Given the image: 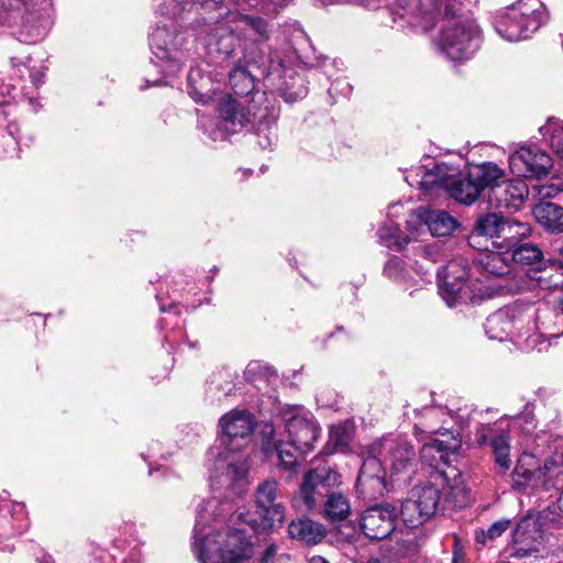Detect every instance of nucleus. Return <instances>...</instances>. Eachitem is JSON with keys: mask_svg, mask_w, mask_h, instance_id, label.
<instances>
[{"mask_svg": "<svg viewBox=\"0 0 563 563\" xmlns=\"http://www.w3.org/2000/svg\"><path fill=\"white\" fill-rule=\"evenodd\" d=\"M257 519L244 506L211 497L197 508L194 549L200 563H236L253 555Z\"/></svg>", "mask_w": 563, "mask_h": 563, "instance_id": "f257e3e1", "label": "nucleus"}, {"mask_svg": "<svg viewBox=\"0 0 563 563\" xmlns=\"http://www.w3.org/2000/svg\"><path fill=\"white\" fill-rule=\"evenodd\" d=\"M218 112L219 122H200V126L212 141L224 140L251 124L261 148L268 150L276 144L280 109L272 93L256 91L245 104L232 97L222 98L218 103Z\"/></svg>", "mask_w": 563, "mask_h": 563, "instance_id": "f03ea898", "label": "nucleus"}, {"mask_svg": "<svg viewBox=\"0 0 563 563\" xmlns=\"http://www.w3.org/2000/svg\"><path fill=\"white\" fill-rule=\"evenodd\" d=\"M219 424L223 449L217 453L210 479L212 486L230 489L234 495L241 496L246 485L247 470L242 455L236 452L250 442L256 420L247 410L233 409L220 418Z\"/></svg>", "mask_w": 563, "mask_h": 563, "instance_id": "7ed1b4c3", "label": "nucleus"}, {"mask_svg": "<svg viewBox=\"0 0 563 563\" xmlns=\"http://www.w3.org/2000/svg\"><path fill=\"white\" fill-rule=\"evenodd\" d=\"M290 46L294 58L282 57L279 53L269 55L266 67H261L266 85L275 89L285 102L291 103L307 96L308 89L305 80L295 70V62L309 64L310 56L314 55L310 38L302 30H295Z\"/></svg>", "mask_w": 563, "mask_h": 563, "instance_id": "20e7f679", "label": "nucleus"}, {"mask_svg": "<svg viewBox=\"0 0 563 563\" xmlns=\"http://www.w3.org/2000/svg\"><path fill=\"white\" fill-rule=\"evenodd\" d=\"M52 0H0V23L14 29L20 42L35 44L51 27Z\"/></svg>", "mask_w": 563, "mask_h": 563, "instance_id": "39448f33", "label": "nucleus"}, {"mask_svg": "<svg viewBox=\"0 0 563 563\" xmlns=\"http://www.w3.org/2000/svg\"><path fill=\"white\" fill-rule=\"evenodd\" d=\"M441 14L443 24L437 37V44L442 54L451 60L471 58L481 45V31L477 23L467 15L451 12L449 4Z\"/></svg>", "mask_w": 563, "mask_h": 563, "instance_id": "423d86ee", "label": "nucleus"}, {"mask_svg": "<svg viewBox=\"0 0 563 563\" xmlns=\"http://www.w3.org/2000/svg\"><path fill=\"white\" fill-rule=\"evenodd\" d=\"M227 2L238 3L235 0H217V7H211V12L201 16L206 27L201 33L206 32L202 41L207 54L221 60L235 57L238 43L243 46Z\"/></svg>", "mask_w": 563, "mask_h": 563, "instance_id": "0eeeda50", "label": "nucleus"}, {"mask_svg": "<svg viewBox=\"0 0 563 563\" xmlns=\"http://www.w3.org/2000/svg\"><path fill=\"white\" fill-rule=\"evenodd\" d=\"M538 4V0H519L498 11L494 18L495 31L508 42L528 38L539 27Z\"/></svg>", "mask_w": 563, "mask_h": 563, "instance_id": "6e6552de", "label": "nucleus"}, {"mask_svg": "<svg viewBox=\"0 0 563 563\" xmlns=\"http://www.w3.org/2000/svg\"><path fill=\"white\" fill-rule=\"evenodd\" d=\"M235 27L234 30L243 41V56L241 59L245 64L255 65L256 67H266L269 55L276 52L265 54L260 47L266 43L272 36V29L268 22L255 15L233 13Z\"/></svg>", "mask_w": 563, "mask_h": 563, "instance_id": "1a4fd4ad", "label": "nucleus"}, {"mask_svg": "<svg viewBox=\"0 0 563 563\" xmlns=\"http://www.w3.org/2000/svg\"><path fill=\"white\" fill-rule=\"evenodd\" d=\"M184 36L176 34L174 23L157 25L150 35V47L155 59L153 64L165 76L178 74L183 66Z\"/></svg>", "mask_w": 563, "mask_h": 563, "instance_id": "9d476101", "label": "nucleus"}, {"mask_svg": "<svg viewBox=\"0 0 563 563\" xmlns=\"http://www.w3.org/2000/svg\"><path fill=\"white\" fill-rule=\"evenodd\" d=\"M421 186L426 189L443 188L451 198L466 206L474 203L481 196L468 174L461 177L456 168L446 164H438L427 172L421 179Z\"/></svg>", "mask_w": 563, "mask_h": 563, "instance_id": "9b49d317", "label": "nucleus"}, {"mask_svg": "<svg viewBox=\"0 0 563 563\" xmlns=\"http://www.w3.org/2000/svg\"><path fill=\"white\" fill-rule=\"evenodd\" d=\"M279 417L288 433L289 441L297 444L300 452H310L320 434V427L313 415L299 405H285Z\"/></svg>", "mask_w": 563, "mask_h": 563, "instance_id": "f8f14e48", "label": "nucleus"}, {"mask_svg": "<svg viewBox=\"0 0 563 563\" xmlns=\"http://www.w3.org/2000/svg\"><path fill=\"white\" fill-rule=\"evenodd\" d=\"M437 275L439 294L449 307L472 299L468 287L470 268L465 261H451L446 266H442Z\"/></svg>", "mask_w": 563, "mask_h": 563, "instance_id": "ddd939ff", "label": "nucleus"}, {"mask_svg": "<svg viewBox=\"0 0 563 563\" xmlns=\"http://www.w3.org/2000/svg\"><path fill=\"white\" fill-rule=\"evenodd\" d=\"M255 504L264 528L273 529L284 522L286 509L277 481L266 479L257 486Z\"/></svg>", "mask_w": 563, "mask_h": 563, "instance_id": "4468645a", "label": "nucleus"}, {"mask_svg": "<svg viewBox=\"0 0 563 563\" xmlns=\"http://www.w3.org/2000/svg\"><path fill=\"white\" fill-rule=\"evenodd\" d=\"M340 483V475L329 465L309 470L302 478L299 488L300 497L308 509H312L319 498L328 494L331 487Z\"/></svg>", "mask_w": 563, "mask_h": 563, "instance_id": "2eb2a0df", "label": "nucleus"}, {"mask_svg": "<svg viewBox=\"0 0 563 563\" xmlns=\"http://www.w3.org/2000/svg\"><path fill=\"white\" fill-rule=\"evenodd\" d=\"M550 155L538 147H520L509 156V166L514 173L528 178H542L552 168Z\"/></svg>", "mask_w": 563, "mask_h": 563, "instance_id": "dca6fc26", "label": "nucleus"}, {"mask_svg": "<svg viewBox=\"0 0 563 563\" xmlns=\"http://www.w3.org/2000/svg\"><path fill=\"white\" fill-rule=\"evenodd\" d=\"M397 517L398 510L390 504L372 506L362 515V531L371 540H383L394 531Z\"/></svg>", "mask_w": 563, "mask_h": 563, "instance_id": "f3484780", "label": "nucleus"}, {"mask_svg": "<svg viewBox=\"0 0 563 563\" xmlns=\"http://www.w3.org/2000/svg\"><path fill=\"white\" fill-rule=\"evenodd\" d=\"M428 430L420 428L418 424L415 426V434L420 441L423 442L420 456L422 463L439 468L441 464H446L449 455L455 453L460 448V442L456 439H452L450 442H444L439 439L431 438L430 441H426L424 434H443L442 429H434L431 426H427Z\"/></svg>", "mask_w": 563, "mask_h": 563, "instance_id": "a211bd4d", "label": "nucleus"}, {"mask_svg": "<svg viewBox=\"0 0 563 563\" xmlns=\"http://www.w3.org/2000/svg\"><path fill=\"white\" fill-rule=\"evenodd\" d=\"M356 488L361 496L375 499L383 495L385 483V470L376 456H367L358 472Z\"/></svg>", "mask_w": 563, "mask_h": 563, "instance_id": "6ab92c4d", "label": "nucleus"}, {"mask_svg": "<svg viewBox=\"0 0 563 563\" xmlns=\"http://www.w3.org/2000/svg\"><path fill=\"white\" fill-rule=\"evenodd\" d=\"M379 454L389 459L390 468L394 474H400L410 471L416 461L413 446L401 439H384L380 443Z\"/></svg>", "mask_w": 563, "mask_h": 563, "instance_id": "aec40b11", "label": "nucleus"}, {"mask_svg": "<svg viewBox=\"0 0 563 563\" xmlns=\"http://www.w3.org/2000/svg\"><path fill=\"white\" fill-rule=\"evenodd\" d=\"M221 88V79L201 66L191 67L188 73V93L196 102L208 103Z\"/></svg>", "mask_w": 563, "mask_h": 563, "instance_id": "412c9836", "label": "nucleus"}, {"mask_svg": "<svg viewBox=\"0 0 563 563\" xmlns=\"http://www.w3.org/2000/svg\"><path fill=\"white\" fill-rule=\"evenodd\" d=\"M497 251H492L488 246L479 252L473 260L477 269L489 276H505L511 271L509 251L495 246Z\"/></svg>", "mask_w": 563, "mask_h": 563, "instance_id": "4be33fe9", "label": "nucleus"}, {"mask_svg": "<svg viewBox=\"0 0 563 563\" xmlns=\"http://www.w3.org/2000/svg\"><path fill=\"white\" fill-rule=\"evenodd\" d=\"M287 532L290 539L308 547L320 543L327 536L325 527L308 517L291 520Z\"/></svg>", "mask_w": 563, "mask_h": 563, "instance_id": "5701e85b", "label": "nucleus"}, {"mask_svg": "<svg viewBox=\"0 0 563 563\" xmlns=\"http://www.w3.org/2000/svg\"><path fill=\"white\" fill-rule=\"evenodd\" d=\"M417 218L433 236H448L459 228L457 220L445 210L421 207L417 210Z\"/></svg>", "mask_w": 563, "mask_h": 563, "instance_id": "b1692460", "label": "nucleus"}, {"mask_svg": "<svg viewBox=\"0 0 563 563\" xmlns=\"http://www.w3.org/2000/svg\"><path fill=\"white\" fill-rule=\"evenodd\" d=\"M529 190L522 179H511L500 181L497 188H494V197L498 208L517 209L528 197Z\"/></svg>", "mask_w": 563, "mask_h": 563, "instance_id": "393cba45", "label": "nucleus"}, {"mask_svg": "<svg viewBox=\"0 0 563 563\" xmlns=\"http://www.w3.org/2000/svg\"><path fill=\"white\" fill-rule=\"evenodd\" d=\"M467 173L481 194L484 189L489 188L490 197H494V188L499 186L505 175L504 169L492 162L472 165Z\"/></svg>", "mask_w": 563, "mask_h": 563, "instance_id": "a878e982", "label": "nucleus"}, {"mask_svg": "<svg viewBox=\"0 0 563 563\" xmlns=\"http://www.w3.org/2000/svg\"><path fill=\"white\" fill-rule=\"evenodd\" d=\"M504 217L494 212L479 216L468 235V245L478 249L481 238L498 241Z\"/></svg>", "mask_w": 563, "mask_h": 563, "instance_id": "bb28decb", "label": "nucleus"}, {"mask_svg": "<svg viewBox=\"0 0 563 563\" xmlns=\"http://www.w3.org/2000/svg\"><path fill=\"white\" fill-rule=\"evenodd\" d=\"M477 441L481 445L489 443L498 473H506L510 470L512 462L509 456L510 439L507 432L503 431L490 439L487 434L481 433Z\"/></svg>", "mask_w": 563, "mask_h": 563, "instance_id": "cd10ccee", "label": "nucleus"}, {"mask_svg": "<svg viewBox=\"0 0 563 563\" xmlns=\"http://www.w3.org/2000/svg\"><path fill=\"white\" fill-rule=\"evenodd\" d=\"M530 232L531 228L527 222L504 218L498 241H490V243L493 246H499L510 252V250L519 244L521 239L528 236Z\"/></svg>", "mask_w": 563, "mask_h": 563, "instance_id": "c85d7f7f", "label": "nucleus"}, {"mask_svg": "<svg viewBox=\"0 0 563 563\" xmlns=\"http://www.w3.org/2000/svg\"><path fill=\"white\" fill-rule=\"evenodd\" d=\"M515 328L514 313L508 309H501L490 314L485 322V330L489 339L504 341Z\"/></svg>", "mask_w": 563, "mask_h": 563, "instance_id": "c756f323", "label": "nucleus"}, {"mask_svg": "<svg viewBox=\"0 0 563 563\" xmlns=\"http://www.w3.org/2000/svg\"><path fill=\"white\" fill-rule=\"evenodd\" d=\"M538 223L551 233L563 232V207L554 202H542L533 209Z\"/></svg>", "mask_w": 563, "mask_h": 563, "instance_id": "7c9ffc66", "label": "nucleus"}, {"mask_svg": "<svg viewBox=\"0 0 563 563\" xmlns=\"http://www.w3.org/2000/svg\"><path fill=\"white\" fill-rule=\"evenodd\" d=\"M272 453H276L277 455L278 470L288 472L290 476L298 472V456L306 454L303 452H300V450L297 448V444L291 441L274 442Z\"/></svg>", "mask_w": 563, "mask_h": 563, "instance_id": "2f4dec72", "label": "nucleus"}, {"mask_svg": "<svg viewBox=\"0 0 563 563\" xmlns=\"http://www.w3.org/2000/svg\"><path fill=\"white\" fill-rule=\"evenodd\" d=\"M410 496L430 519L438 509L441 493L434 485L429 484L413 488Z\"/></svg>", "mask_w": 563, "mask_h": 563, "instance_id": "473e14b6", "label": "nucleus"}, {"mask_svg": "<svg viewBox=\"0 0 563 563\" xmlns=\"http://www.w3.org/2000/svg\"><path fill=\"white\" fill-rule=\"evenodd\" d=\"M351 514V505L349 498L339 492L327 494L323 506V516L332 521H342Z\"/></svg>", "mask_w": 563, "mask_h": 563, "instance_id": "72a5a7b5", "label": "nucleus"}, {"mask_svg": "<svg viewBox=\"0 0 563 563\" xmlns=\"http://www.w3.org/2000/svg\"><path fill=\"white\" fill-rule=\"evenodd\" d=\"M229 82L236 96L247 97L254 93L255 81L253 75L242 65H235L229 73Z\"/></svg>", "mask_w": 563, "mask_h": 563, "instance_id": "f704fd0d", "label": "nucleus"}, {"mask_svg": "<svg viewBox=\"0 0 563 563\" xmlns=\"http://www.w3.org/2000/svg\"><path fill=\"white\" fill-rule=\"evenodd\" d=\"M544 475L541 468L531 470L525 465L523 460H519L512 472V488L522 489L527 486L539 487V479Z\"/></svg>", "mask_w": 563, "mask_h": 563, "instance_id": "c9c22d12", "label": "nucleus"}, {"mask_svg": "<svg viewBox=\"0 0 563 563\" xmlns=\"http://www.w3.org/2000/svg\"><path fill=\"white\" fill-rule=\"evenodd\" d=\"M510 262H516L521 265L537 264L542 260V251L532 243L517 244L509 252Z\"/></svg>", "mask_w": 563, "mask_h": 563, "instance_id": "e433bc0d", "label": "nucleus"}, {"mask_svg": "<svg viewBox=\"0 0 563 563\" xmlns=\"http://www.w3.org/2000/svg\"><path fill=\"white\" fill-rule=\"evenodd\" d=\"M398 515L401 516V519L406 527L410 529L418 528L422 523H424L428 517L424 515L423 510L417 505V501L413 500L411 496H409L401 505L400 511Z\"/></svg>", "mask_w": 563, "mask_h": 563, "instance_id": "4c0bfd02", "label": "nucleus"}, {"mask_svg": "<svg viewBox=\"0 0 563 563\" xmlns=\"http://www.w3.org/2000/svg\"><path fill=\"white\" fill-rule=\"evenodd\" d=\"M377 234L383 245L397 251L402 250L410 242L407 235L402 236L400 234V230L396 224L380 227Z\"/></svg>", "mask_w": 563, "mask_h": 563, "instance_id": "58836bf2", "label": "nucleus"}, {"mask_svg": "<svg viewBox=\"0 0 563 563\" xmlns=\"http://www.w3.org/2000/svg\"><path fill=\"white\" fill-rule=\"evenodd\" d=\"M540 132L544 137H549L551 147L563 156V121L551 118L540 128Z\"/></svg>", "mask_w": 563, "mask_h": 563, "instance_id": "ea45409f", "label": "nucleus"}, {"mask_svg": "<svg viewBox=\"0 0 563 563\" xmlns=\"http://www.w3.org/2000/svg\"><path fill=\"white\" fill-rule=\"evenodd\" d=\"M511 521L509 519H501L494 522L486 532L481 531V533L476 534V540L478 542L484 543L485 538L487 537L490 540H494L500 537L509 527Z\"/></svg>", "mask_w": 563, "mask_h": 563, "instance_id": "a19ab883", "label": "nucleus"}, {"mask_svg": "<svg viewBox=\"0 0 563 563\" xmlns=\"http://www.w3.org/2000/svg\"><path fill=\"white\" fill-rule=\"evenodd\" d=\"M418 254L422 260L429 261L433 264L441 262L444 257L442 247L440 246L439 243L419 246Z\"/></svg>", "mask_w": 563, "mask_h": 563, "instance_id": "79ce46f5", "label": "nucleus"}, {"mask_svg": "<svg viewBox=\"0 0 563 563\" xmlns=\"http://www.w3.org/2000/svg\"><path fill=\"white\" fill-rule=\"evenodd\" d=\"M385 275L394 280H404L407 274L402 267V262L398 257L390 258L384 268Z\"/></svg>", "mask_w": 563, "mask_h": 563, "instance_id": "37998d69", "label": "nucleus"}, {"mask_svg": "<svg viewBox=\"0 0 563 563\" xmlns=\"http://www.w3.org/2000/svg\"><path fill=\"white\" fill-rule=\"evenodd\" d=\"M261 434L264 440L263 441V451H264L265 455L271 456L273 444L275 442V441H273L274 437H275V427L271 423L264 424L261 430Z\"/></svg>", "mask_w": 563, "mask_h": 563, "instance_id": "c03bdc74", "label": "nucleus"}, {"mask_svg": "<svg viewBox=\"0 0 563 563\" xmlns=\"http://www.w3.org/2000/svg\"><path fill=\"white\" fill-rule=\"evenodd\" d=\"M278 551V545L276 543H269L266 545L265 550L263 551L260 563H272L274 558L276 556Z\"/></svg>", "mask_w": 563, "mask_h": 563, "instance_id": "a18cd8bd", "label": "nucleus"}, {"mask_svg": "<svg viewBox=\"0 0 563 563\" xmlns=\"http://www.w3.org/2000/svg\"><path fill=\"white\" fill-rule=\"evenodd\" d=\"M518 421L520 423L525 424L522 428L527 432H529V431H531V430H533L536 428V422H534L533 415L530 413V412H527V413H523V415L519 416L518 417Z\"/></svg>", "mask_w": 563, "mask_h": 563, "instance_id": "49530a36", "label": "nucleus"}, {"mask_svg": "<svg viewBox=\"0 0 563 563\" xmlns=\"http://www.w3.org/2000/svg\"><path fill=\"white\" fill-rule=\"evenodd\" d=\"M339 86H344V89L346 90V95L350 92L351 90V87L349 85V82H346L344 79L343 80H336L335 82H333L330 88H329V92L330 93H333L338 90V87Z\"/></svg>", "mask_w": 563, "mask_h": 563, "instance_id": "de8ad7c7", "label": "nucleus"}, {"mask_svg": "<svg viewBox=\"0 0 563 563\" xmlns=\"http://www.w3.org/2000/svg\"><path fill=\"white\" fill-rule=\"evenodd\" d=\"M260 368V364L257 362L250 363L246 368V373H253Z\"/></svg>", "mask_w": 563, "mask_h": 563, "instance_id": "09e8293b", "label": "nucleus"}, {"mask_svg": "<svg viewBox=\"0 0 563 563\" xmlns=\"http://www.w3.org/2000/svg\"><path fill=\"white\" fill-rule=\"evenodd\" d=\"M440 411H441V409L429 408V409H427L426 412H427V417L433 418V417L438 416Z\"/></svg>", "mask_w": 563, "mask_h": 563, "instance_id": "8fccbe9b", "label": "nucleus"}, {"mask_svg": "<svg viewBox=\"0 0 563 563\" xmlns=\"http://www.w3.org/2000/svg\"><path fill=\"white\" fill-rule=\"evenodd\" d=\"M309 563H329L324 558L316 555L310 559Z\"/></svg>", "mask_w": 563, "mask_h": 563, "instance_id": "3c124183", "label": "nucleus"}, {"mask_svg": "<svg viewBox=\"0 0 563 563\" xmlns=\"http://www.w3.org/2000/svg\"><path fill=\"white\" fill-rule=\"evenodd\" d=\"M146 87H150V86H157V85H162L163 84V80L159 79V78H155L153 80H150V79H146Z\"/></svg>", "mask_w": 563, "mask_h": 563, "instance_id": "603ef678", "label": "nucleus"}, {"mask_svg": "<svg viewBox=\"0 0 563 563\" xmlns=\"http://www.w3.org/2000/svg\"><path fill=\"white\" fill-rule=\"evenodd\" d=\"M545 189H547V191L544 192V196H548V197L554 195L555 192H558L560 190L559 188L553 189L552 186L547 187Z\"/></svg>", "mask_w": 563, "mask_h": 563, "instance_id": "864d4df0", "label": "nucleus"}, {"mask_svg": "<svg viewBox=\"0 0 563 563\" xmlns=\"http://www.w3.org/2000/svg\"><path fill=\"white\" fill-rule=\"evenodd\" d=\"M555 251L560 254L563 260V242L555 245Z\"/></svg>", "mask_w": 563, "mask_h": 563, "instance_id": "5fc2aeb1", "label": "nucleus"}, {"mask_svg": "<svg viewBox=\"0 0 563 563\" xmlns=\"http://www.w3.org/2000/svg\"><path fill=\"white\" fill-rule=\"evenodd\" d=\"M559 503V508L561 509V511L563 512V490H562V494L558 500Z\"/></svg>", "mask_w": 563, "mask_h": 563, "instance_id": "6e6d98bb", "label": "nucleus"}, {"mask_svg": "<svg viewBox=\"0 0 563 563\" xmlns=\"http://www.w3.org/2000/svg\"><path fill=\"white\" fill-rule=\"evenodd\" d=\"M336 431H338V430H335V429H332V430H331V438H332V439H334Z\"/></svg>", "mask_w": 563, "mask_h": 563, "instance_id": "4d7b16f0", "label": "nucleus"}, {"mask_svg": "<svg viewBox=\"0 0 563 563\" xmlns=\"http://www.w3.org/2000/svg\"><path fill=\"white\" fill-rule=\"evenodd\" d=\"M189 344H190V346L196 347V343L190 342Z\"/></svg>", "mask_w": 563, "mask_h": 563, "instance_id": "13d9d810", "label": "nucleus"}, {"mask_svg": "<svg viewBox=\"0 0 563 563\" xmlns=\"http://www.w3.org/2000/svg\"><path fill=\"white\" fill-rule=\"evenodd\" d=\"M339 444H343V442L342 441H340V442L336 441L335 445H339Z\"/></svg>", "mask_w": 563, "mask_h": 563, "instance_id": "bf43d9fd", "label": "nucleus"}, {"mask_svg": "<svg viewBox=\"0 0 563 563\" xmlns=\"http://www.w3.org/2000/svg\"><path fill=\"white\" fill-rule=\"evenodd\" d=\"M561 306L563 307V298L560 300Z\"/></svg>", "mask_w": 563, "mask_h": 563, "instance_id": "052dcab7", "label": "nucleus"}]
</instances>
